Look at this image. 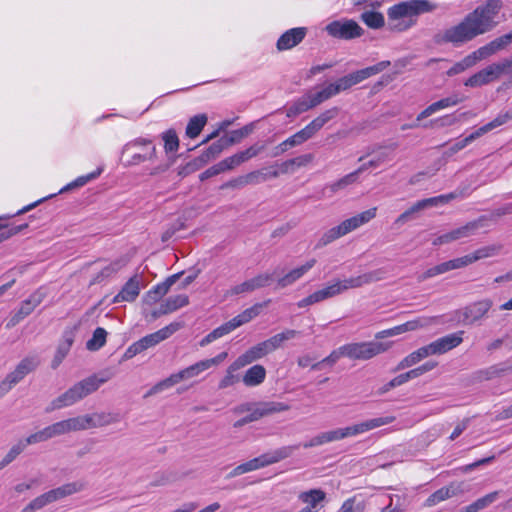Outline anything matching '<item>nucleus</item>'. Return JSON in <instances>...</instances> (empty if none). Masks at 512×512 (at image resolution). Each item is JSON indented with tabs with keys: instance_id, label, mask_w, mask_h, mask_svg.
Returning a JSON list of instances; mask_svg holds the SVG:
<instances>
[{
	"instance_id": "obj_1",
	"label": "nucleus",
	"mask_w": 512,
	"mask_h": 512,
	"mask_svg": "<svg viewBox=\"0 0 512 512\" xmlns=\"http://www.w3.org/2000/svg\"><path fill=\"white\" fill-rule=\"evenodd\" d=\"M501 8L500 0H488L468 13L458 24L437 33L434 40L437 44L450 43L460 47L493 30L498 24L497 17Z\"/></svg>"
},
{
	"instance_id": "obj_2",
	"label": "nucleus",
	"mask_w": 512,
	"mask_h": 512,
	"mask_svg": "<svg viewBox=\"0 0 512 512\" xmlns=\"http://www.w3.org/2000/svg\"><path fill=\"white\" fill-rule=\"evenodd\" d=\"M436 9V5L428 0H408L397 3L387 10L388 29L403 32L415 25V18Z\"/></svg>"
},
{
	"instance_id": "obj_3",
	"label": "nucleus",
	"mask_w": 512,
	"mask_h": 512,
	"mask_svg": "<svg viewBox=\"0 0 512 512\" xmlns=\"http://www.w3.org/2000/svg\"><path fill=\"white\" fill-rule=\"evenodd\" d=\"M228 356L227 352H221L213 358L204 359L195 364L190 365L177 373L171 374L166 379H163L152 386L144 395V398L151 397L158 393L167 390L174 385L178 384L183 380H187L193 377L198 376L200 373L210 369L213 366H217L221 364Z\"/></svg>"
},
{
	"instance_id": "obj_4",
	"label": "nucleus",
	"mask_w": 512,
	"mask_h": 512,
	"mask_svg": "<svg viewBox=\"0 0 512 512\" xmlns=\"http://www.w3.org/2000/svg\"><path fill=\"white\" fill-rule=\"evenodd\" d=\"M109 377L98 378L96 375L90 376L76 383L66 392L55 398L46 408L47 412L71 406L89 394L95 392L103 383L107 382Z\"/></svg>"
},
{
	"instance_id": "obj_5",
	"label": "nucleus",
	"mask_w": 512,
	"mask_h": 512,
	"mask_svg": "<svg viewBox=\"0 0 512 512\" xmlns=\"http://www.w3.org/2000/svg\"><path fill=\"white\" fill-rule=\"evenodd\" d=\"M498 253V248L496 246H486L482 247L471 254L455 258L443 263H440L436 266H433L427 269L425 272L418 275L417 279L419 282H423L429 278L435 277L437 275L446 273L451 270L460 269L466 267L480 259L492 257Z\"/></svg>"
},
{
	"instance_id": "obj_6",
	"label": "nucleus",
	"mask_w": 512,
	"mask_h": 512,
	"mask_svg": "<svg viewBox=\"0 0 512 512\" xmlns=\"http://www.w3.org/2000/svg\"><path fill=\"white\" fill-rule=\"evenodd\" d=\"M377 208L373 207L363 211L355 216L342 221L339 225L330 228L319 239L316 248L324 247L331 242L347 235L348 233L358 229L359 227L370 222L376 217Z\"/></svg>"
},
{
	"instance_id": "obj_7",
	"label": "nucleus",
	"mask_w": 512,
	"mask_h": 512,
	"mask_svg": "<svg viewBox=\"0 0 512 512\" xmlns=\"http://www.w3.org/2000/svg\"><path fill=\"white\" fill-rule=\"evenodd\" d=\"M40 364L37 355H29L23 358L13 371L8 373L0 383V395L9 392L16 384L33 372Z\"/></svg>"
},
{
	"instance_id": "obj_8",
	"label": "nucleus",
	"mask_w": 512,
	"mask_h": 512,
	"mask_svg": "<svg viewBox=\"0 0 512 512\" xmlns=\"http://www.w3.org/2000/svg\"><path fill=\"white\" fill-rule=\"evenodd\" d=\"M492 307L493 301L489 298H484L456 311V318L465 325H474L487 318Z\"/></svg>"
},
{
	"instance_id": "obj_9",
	"label": "nucleus",
	"mask_w": 512,
	"mask_h": 512,
	"mask_svg": "<svg viewBox=\"0 0 512 512\" xmlns=\"http://www.w3.org/2000/svg\"><path fill=\"white\" fill-rule=\"evenodd\" d=\"M299 448V445L284 446L274 451L264 453L259 457L253 458L245 463H242L244 473H248L260 468L275 464L283 459L292 455V453Z\"/></svg>"
},
{
	"instance_id": "obj_10",
	"label": "nucleus",
	"mask_w": 512,
	"mask_h": 512,
	"mask_svg": "<svg viewBox=\"0 0 512 512\" xmlns=\"http://www.w3.org/2000/svg\"><path fill=\"white\" fill-rule=\"evenodd\" d=\"M387 347L380 342H359L343 345L344 357L353 360H368L386 351Z\"/></svg>"
},
{
	"instance_id": "obj_11",
	"label": "nucleus",
	"mask_w": 512,
	"mask_h": 512,
	"mask_svg": "<svg viewBox=\"0 0 512 512\" xmlns=\"http://www.w3.org/2000/svg\"><path fill=\"white\" fill-rule=\"evenodd\" d=\"M325 31L342 40L359 38L364 34L363 28L353 19L334 20L326 25Z\"/></svg>"
},
{
	"instance_id": "obj_12",
	"label": "nucleus",
	"mask_w": 512,
	"mask_h": 512,
	"mask_svg": "<svg viewBox=\"0 0 512 512\" xmlns=\"http://www.w3.org/2000/svg\"><path fill=\"white\" fill-rule=\"evenodd\" d=\"M376 272L365 273L344 280H333L326 287L329 298L335 297L348 289L358 288L378 280Z\"/></svg>"
},
{
	"instance_id": "obj_13",
	"label": "nucleus",
	"mask_w": 512,
	"mask_h": 512,
	"mask_svg": "<svg viewBox=\"0 0 512 512\" xmlns=\"http://www.w3.org/2000/svg\"><path fill=\"white\" fill-rule=\"evenodd\" d=\"M335 92L331 85H327L322 90L316 93H310L299 99L293 106L288 110V116L297 115L303 113L317 105L321 104L325 100L335 96Z\"/></svg>"
},
{
	"instance_id": "obj_14",
	"label": "nucleus",
	"mask_w": 512,
	"mask_h": 512,
	"mask_svg": "<svg viewBox=\"0 0 512 512\" xmlns=\"http://www.w3.org/2000/svg\"><path fill=\"white\" fill-rule=\"evenodd\" d=\"M512 120V113L511 112H505L502 114H499L496 118H494L489 123L479 127L477 130L466 136L465 138L459 140L454 144V150L459 151L465 148L467 145L472 143L477 138L483 136L484 134L492 131L493 129L506 124L508 121Z\"/></svg>"
},
{
	"instance_id": "obj_15",
	"label": "nucleus",
	"mask_w": 512,
	"mask_h": 512,
	"mask_svg": "<svg viewBox=\"0 0 512 512\" xmlns=\"http://www.w3.org/2000/svg\"><path fill=\"white\" fill-rule=\"evenodd\" d=\"M276 271L273 273L264 272L257 274L253 278L247 279L244 282L234 285L228 291V294L231 296L252 293L255 290L264 288L269 286L274 280V275Z\"/></svg>"
},
{
	"instance_id": "obj_16",
	"label": "nucleus",
	"mask_w": 512,
	"mask_h": 512,
	"mask_svg": "<svg viewBox=\"0 0 512 512\" xmlns=\"http://www.w3.org/2000/svg\"><path fill=\"white\" fill-rule=\"evenodd\" d=\"M308 29L306 27H295L285 31L277 40L276 48L278 51H286L296 47L306 37Z\"/></svg>"
},
{
	"instance_id": "obj_17",
	"label": "nucleus",
	"mask_w": 512,
	"mask_h": 512,
	"mask_svg": "<svg viewBox=\"0 0 512 512\" xmlns=\"http://www.w3.org/2000/svg\"><path fill=\"white\" fill-rule=\"evenodd\" d=\"M395 421L394 416H383L365 420L363 422L347 426V437L357 436Z\"/></svg>"
},
{
	"instance_id": "obj_18",
	"label": "nucleus",
	"mask_w": 512,
	"mask_h": 512,
	"mask_svg": "<svg viewBox=\"0 0 512 512\" xmlns=\"http://www.w3.org/2000/svg\"><path fill=\"white\" fill-rule=\"evenodd\" d=\"M464 331L448 334L428 344L432 355L444 354L459 346L463 341Z\"/></svg>"
},
{
	"instance_id": "obj_19",
	"label": "nucleus",
	"mask_w": 512,
	"mask_h": 512,
	"mask_svg": "<svg viewBox=\"0 0 512 512\" xmlns=\"http://www.w3.org/2000/svg\"><path fill=\"white\" fill-rule=\"evenodd\" d=\"M42 302V296L39 293L32 294L28 299L24 300L19 309L9 320L7 327H13L17 325L24 318L29 316L34 309Z\"/></svg>"
},
{
	"instance_id": "obj_20",
	"label": "nucleus",
	"mask_w": 512,
	"mask_h": 512,
	"mask_svg": "<svg viewBox=\"0 0 512 512\" xmlns=\"http://www.w3.org/2000/svg\"><path fill=\"white\" fill-rule=\"evenodd\" d=\"M263 149L264 146L255 144L243 151H239L234 155L223 159L222 161L226 170H232L242 163L256 157Z\"/></svg>"
},
{
	"instance_id": "obj_21",
	"label": "nucleus",
	"mask_w": 512,
	"mask_h": 512,
	"mask_svg": "<svg viewBox=\"0 0 512 512\" xmlns=\"http://www.w3.org/2000/svg\"><path fill=\"white\" fill-rule=\"evenodd\" d=\"M338 113L339 109L337 107L326 110L301 129L302 134L307 140L312 138L327 122L335 118Z\"/></svg>"
},
{
	"instance_id": "obj_22",
	"label": "nucleus",
	"mask_w": 512,
	"mask_h": 512,
	"mask_svg": "<svg viewBox=\"0 0 512 512\" xmlns=\"http://www.w3.org/2000/svg\"><path fill=\"white\" fill-rule=\"evenodd\" d=\"M338 113L339 109L337 107L326 110L301 129L302 134L307 140L312 138L327 122L335 118Z\"/></svg>"
},
{
	"instance_id": "obj_23",
	"label": "nucleus",
	"mask_w": 512,
	"mask_h": 512,
	"mask_svg": "<svg viewBox=\"0 0 512 512\" xmlns=\"http://www.w3.org/2000/svg\"><path fill=\"white\" fill-rule=\"evenodd\" d=\"M315 264L316 259L312 258L303 265L292 269L291 271L277 279V287L286 288L288 286H291L296 281L301 279L309 270H311L315 266Z\"/></svg>"
},
{
	"instance_id": "obj_24",
	"label": "nucleus",
	"mask_w": 512,
	"mask_h": 512,
	"mask_svg": "<svg viewBox=\"0 0 512 512\" xmlns=\"http://www.w3.org/2000/svg\"><path fill=\"white\" fill-rule=\"evenodd\" d=\"M181 273H176L170 277H168L165 281L155 285L151 288L147 294L145 295V302L149 305L155 304L158 302L164 295H166L170 289V287L176 283V281L180 278Z\"/></svg>"
},
{
	"instance_id": "obj_25",
	"label": "nucleus",
	"mask_w": 512,
	"mask_h": 512,
	"mask_svg": "<svg viewBox=\"0 0 512 512\" xmlns=\"http://www.w3.org/2000/svg\"><path fill=\"white\" fill-rule=\"evenodd\" d=\"M139 293L140 277L135 275L125 283L120 292L114 297L113 302H132L138 297Z\"/></svg>"
},
{
	"instance_id": "obj_26",
	"label": "nucleus",
	"mask_w": 512,
	"mask_h": 512,
	"mask_svg": "<svg viewBox=\"0 0 512 512\" xmlns=\"http://www.w3.org/2000/svg\"><path fill=\"white\" fill-rule=\"evenodd\" d=\"M180 324L179 323H171L168 326H165L164 328L148 334L140 339L145 349L151 348L156 346L161 341L169 338L173 333H175L177 330H179Z\"/></svg>"
},
{
	"instance_id": "obj_27",
	"label": "nucleus",
	"mask_w": 512,
	"mask_h": 512,
	"mask_svg": "<svg viewBox=\"0 0 512 512\" xmlns=\"http://www.w3.org/2000/svg\"><path fill=\"white\" fill-rule=\"evenodd\" d=\"M461 101L462 98H460L457 94L451 95L446 98H442L430 104L427 108L420 112L416 118V121L419 122L442 109L456 106Z\"/></svg>"
},
{
	"instance_id": "obj_28",
	"label": "nucleus",
	"mask_w": 512,
	"mask_h": 512,
	"mask_svg": "<svg viewBox=\"0 0 512 512\" xmlns=\"http://www.w3.org/2000/svg\"><path fill=\"white\" fill-rule=\"evenodd\" d=\"M79 419L82 430L107 426L113 422L111 415L105 413L80 415Z\"/></svg>"
},
{
	"instance_id": "obj_29",
	"label": "nucleus",
	"mask_w": 512,
	"mask_h": 512,
	"mask_svg": "<svg viewBox=\"0 0 512 512\" xmlns=\"http://www.w3.org/2000/svg\"><path fill=\"white\" fill-rule=\"evenodd\" d=\"M123 157H128L126 159V165L128 166L140 165L146 161L153 162L157 158L156 146L152 145L147 150H132V152L123 155Z\"/></svg>"
},
{
	"instance_id": "obj_30",
	"label": "nucleus",
	"mask_w": 512,
	"mask_h": 512,
	"mask_svg": "<svg viewBox=\"0 0 512 512\" xmlns=\"http://www.w3.org/2000/svg\"><path fill=\"white\" fill-rule=\"evenodd\" d=\"M270 302V300L265 301L264 303H257L253 305L250 308L245 309L243 312L229 320V324L232 328V330H235L236 328L250 322L252 319L257 317L260 313V309L267 305Z\"/></svg>"
},
{
	"instance_id": "obj_31",
	"label": "nucleus",
	"mask_w": 512,
	"mask_h": 512,
	"mask_svg": "<svg viewBox=\"0 0 512 512\" xmlns=\"http://www.w3.org/2000/svg\"><path fill=\"white\" fill-rule=\"evenodd\" d=\"M266 378V369L264 366L256 364L250 367L244 374L242 381L247 387L259 386Z\"/></svg>"
},
{
	"instance_id": "obj_32",
	"label": "nucleus",
	"mask_w": 512,
	"mask_h": 512,
	"mask_svg": "<svg viewBox=\"0 0 512 512\" xmlns=\"http://www.w3.org/2000/svg\"><path fill=\"white\" fill-rule=\"evenodd\" d=\"M485 220L486 217L482 216L477 220L470 221L461 227L451 230L454 236V240L457 241L474 235L479 228L484 226L483 222Z\"/></svg>"
},
{
	"instance_id": "obj_33",
	"label": "nucleus",
	"mask_w": 512,
	"mask_h": 512,
	"mask_svg": "<svg viewBox=\"0 0 512 512\" xmlns=\"http://www.w3.org/2000/svg\"><path fill=\"white\" fill-rule=\"evenodd\" d=\"M189 303L188 296L185 294L170 296L165 300L164 303L161 304L158 313H155L154 316L168 314L177 309L186 306Z\"/></svg>"
},
{
	"instance_id": "obj_34",
	"label": "nucleus",
	"mask_w": 512,
	"mask_h": 512,
	"mask_svg": "<svg viewBox=\"0 0 512 512\" xmlns=\"http://www.w3.org/2000/svg\"><path fill=\"white\" fill-rule=\"evenodd\" d=\"M280 173L281 172L275 169L274 166L254 170L247 173L249 179L248 182L250 183V185H258L269 179L277 178L280 175Z\"/></svg>"
},
{
	"instance_id": "obj_35",
	"label": "nucleus",
	"mask_w": 512,
	"mask_h": 512,
	"mask_svg": "<svg viewBox=\"0 0 512 512\" xmlns=\"http://www.w3.org/2000/svg\"><path fill=\"white\" fill-rule=\"evenodd\" d=\"M390 65L389 61H382L377 63L376 65L366 67L364 69L358 70L356 72L351 73L354 84H358L362 82L363 80L378 74L379 72L383 71L385 68H387Z\"/></svg>"
},
{
	"instance_id": "obj_36",
	"label": "nucleus",
	"mask_w": 512,
	"mask_h": 512,
	"mask_svg": "<svg viewBox=\"0 0 512 512\" xmlns=\"http://www.w3.org/2000/svg\"><path fill=\"white\" fill-rule=\"evenodd\" d=\"M326 494L320 489H312L299 494V500L310 507L311 511L317 512V505L324 501Z\"/></svg>"
},
{
	"instance_id": "obj_37",
	"label": "nucleus",
	"mask_w": 512,
	"mask_h": 512,
	"mask_svg": "<svg viewBox=\"0 0 512 512\" xmlns=\"http://www.w3.org/2000/svg\"><path fill=\"white\" fill-rule=\"evenodd\" d=\"M57 437L54 423L43 428L42 430L35 432L28 437L22 439L26 446L45 442L51 438Z\"/></svg>"
},
{
	"instance_id": "obj_38",
	"label": "nucleus",
	"mask_w": 512,
	"mask_h": 512,
	"mask_svg": "<svg viewBox=\"0 0 512 512\" xmlns=\"http://www.w3.org/2000/svg\"><path fill=\"white\" fill-rule=\"evenodd\" d=\"M361 173H363V168H358L355 171L343 176L339 180L327 185L326 188L329 189L332 193H336L345 189L349 185L356 183Z\"/></svg>"
},
{
	"instance_id": "obj_39",
	"label": "nucleus",
	"mask_w": 512,
	"mask_h": 512,
	"mask_svg": "<svg viewBox=\"0 0 512 512\" xmlns=\"http://www.w3.org/2000/svg\"><path fill=\"white\" fill-rule=\"evenodd\" d=\"M314 159V155L311 153L300 155L298 157L289 159L280 165L281 173H288L294 171V168H299L308 165Z\"/></svg>"
},
{
	"instance_id": "obj_40",
	"label": "nucleus",
	"mask_w": 512,
	"mask_h": 512,
	"mask_svg": "<svg viewBox=\"0 0 512 512\" xmlns=\"http://www.w3.org/2000/svg\"><path fill=\"white\" fill-rule=\"evenodd\" d=\"M257 409L262 418L275 413L288 411L290 409V406L283 402L267 401L259 403L257 405Z\"/></svg>"
},
{
	"instance_id": "obj_41",
	"label": "nucleus",
	"mask_w": 512,
	"mask_h": 512,
	"mask_svg": "<svg viewBox=\"0 0 512 512\" xmlns=\"http://www.w3.org/2000/svg\"><path fill=\"white\" fill-rule=\"evenodd\" d=\"M206 123H207L206 114H198V115L193 116L187 124L186 131H185L186 136L191 139L196 138L201 133V131L204 128V126L206 125Z\"/></svg>"
},
{
	"instance_id": "obj_42",
	"label": "nucleus",
	"mask_w": 512,
	"mask_h": 512,
	"mask_svg": "<svg viewBox=\"0 0 512 512\" xmlns=\"http://www.w3.org/2000/svg\"><path fill=\"white\" fill-rule=\"evenodd\" d=\"M457 197V194L455 192H451L444 195H439L431 198L422 199L420 201H417L416 204L419 208V210H424L429 207L433 206H439L444 205L450 202L451 200L455 199Z\"/></svg>"
},
{
	"instance_id": "obj_43",
	"label": "nucleus",
	"mask_w": 512,
	"mask_h": 512,
	"mask_svg": "<svg viewBox=\"0 0 512 512\" xmlns=\"http://www.w3.org/2000/svg\"><path fill=\"white\" fill-rule=\"evenodd\" d=\"M57 436H61L70 432L82 431L79 416L65 419L54 423Z\"/></svg>"
},
{
	"instance_id": "obj_44",
	"label": "nucleus",
	"mask_w": 512,
	"mask_h": 512,
	"mask_svg": "<svg viewBox=\"0 0 512 512\" xmlns=\"http://www.w3.org/2000/svg\"><path fill=\"white\" fill-rule=\"evenodd\" d=\"M73 344V338L70 335H65L63 340L59 343L54 358L52 360V368H57L63 359L67 356Z\"/></svg>"
},
{
	"instance_id": "obj_45",
	"label": "nucleus",
	"mask_w": 512,
	"mask_h": 512,
	"mask_svg": "<svg viewBox=\"0 0 512 512\" xmlns=\"http://www.w3.org/2000/svg\"><path fill=\"white\" fill-rule=\"evenodd\" d=\"M360 18L371 29H380L385 25V18L381 12L365 11Z\"/></svg>"
},
{
	"instance_id": "obj_46",
	"label": "nucleus",
	"mask_w": 512,
	"mask_h": 512,
	"mask_svg": "<svg viewBox=\"0 0 512 512\" xmlns=\"http://www.w3.org/2000/svg\"><path fill=\"white\" fill-rule=\"evenodd\" d=\"M224 139H219L212 143L203 153L199 156L198 160L202 164H206L212 159H215L225 148Z\"/></svg>"
},
{
	"instance_id": "obj_47",
	"label": "nucleus",
	"mask_w": 512,
	"mask_h": 512,
	"mask_svg": "<svg viewBox=\"0 0 512 512\" xmlns=\"http://www.w3.org/2000/svg\"><path fill=\"white\" fill-rule=\"evenodd\" d=\"M164 150L167 154L175 153L179 149V138L174 129H168L161 134Z\"/></svg>"
},
{
	"instance_id": "obj_48",
	"label": "nucleus",
	"mask_w": 512,
	"mask_h": 512,
	"mask_svg": "<svg viewBox=\"0 0 512 512\" xmlns=\"http://www.w3.org/2000/svg\"><path fill=\"white\" fill-rule=\"evenodd\" d=\"M506 368L502 365H492L485 369H481L475 373V377L479 381H487L502 376L506 372Z\"/></svg>"
},
{
	"instance_id": "obj_49",
	"label": "nucleus",
	"mask_w": 512,
	"mask_h": 512,
	"mask_svg": "<svg viewBox=\"0 0 512 512\" xmlns=\"http://www.w3.org/2000/svg\"><path fill=\"white\" fill-rule=\"evenodd\" d=\"M232 328L229 324V322H226L222 325H220L219 327L215 328L214 330H212L210 333H208L201 341H200V346L204 347L210 343H212L213 341L229 334L230 332H232Z\"/></svg>"
},
{
	"instance_id": "obj_50",
	"label": "nucleus",
	"mask_w": 512,
	"mask_h": 512,
	"mask_svg": "<svg viewBox=\"0 0 512 512\" xmlns=\"http://www.w3.org/2000/svg\"><path fill=\"white\" fill-rule=\"evenodd\" d=\"M107 332L104 328L98 327L94 330L93 336L86 343V347L90 351H97L106 343Z\"/></svg>"
},
{
	"instance_id": "obj_51",
	"label": "nucleus",
	"mask_w": 512,
	"mask_h": 512,
	"mask_svg": "<svg viewBox=\"0 0 512 512\" xmlns=\"http://www.w3.org/2000/svg\"><path fill=\"white\" fill-rule=\"evenodd\" d=\"M26 447L27 446L22 439L14 444L0 461V470L13 462L26 449Z\"/></svg>"
},
{
	"instance_id": "obj_52",
	"label": "nucleus",
	"mask_w": 512,
	"mask_h": 512,
	"mask_svg": "<svg viewBox=\"0 0 512 512\" xmlns=\"http://www.w3.org/2000/svg\"><path fill=\"white\" fill-rule=\"evenodd\" d=\"M101 173H102V169L98 168L89 174L79 176L74 181H72L71 183H69L65 187H63L60 190V193L71 190L73 188L82 187V186L86 185L87 183H89L90 181L99 177Z\"/></svg>"
},
{
	"instance_id": "obj_53",
	"label": "nucleus",
	"mask_w": 512,
	"mask_h": 512,
	"mask_svg": "<svg viewBox=\"0 0 512 512\" xmlns=\"http://www.w3.org/2000/svg\"><path fill=\"white\" fill-rule=\"evenodd\" d=\"M498 493H489L464 508L463 512H477L486 508L497 499Z\"/></svg>"
},
{
	"instance_id": "obj_54",
	"label": "nucleus",
	"mask_w": 512,
	"mask_h": 512,
	"mask_svg": "<svg viewBox=\"0 0 512 512\" xmlns=\"http://www.w3.org/2000/svg\"><path fill=\"white\" fill-rule=\"evenodd\" d=\"M497 51L492 43L490 41L484 46L479 47L477 50L470 53V57L473 60L474 65H476L479 61L489 58L490 56L496 54Z\"/></svg>"
},
{
	"instance_id": "obj_55",
	"label": "nucleus",
	"mask_w": 512,
	"mask_h": 512,
	"mask_svg": "<svg viewBox=\"0 0 512 512\" xmlns=\"http://www.w3.org/2000/svg\"><path fill=\"white\" fill-rule=\"evenodd\" d=\"M154 145L152 143V140L148 138H136L130 142H128L124 147L122 151V155L128 154L132 152V150H147L149 147Z\"/></svg>"
},
{
	"instance_id": "obj_56",
	"label": "nucleus",
	"mask_w": 512,
	"mask_h": 512,
	"mask_svg": "<svg viewBox=\"0 0 512 512\" xmlns=\"http://www.w3.org/2000/svg\"><path fill=\"white\" fill-rule=\"evenodd\" d=\"M473 66H475L473 60L468 54L462 60L453 64V66L447 70L446 74L447 76L452 77L461 74L462 72L466 71L467 69Z\"/></svg>"
},
{
	"instance_id": "obj_57",
	"label": "nucleus",
	"mask_w": 512,
	"mask_h": 512,
	"mask_svg": "<svg viewBox=\"0 0 512 512\" xmlns=\"http://www.w3.org/2000/svg\"><path fill=\"white\" fill-rule=\"evenodd\" d=\"M330 442H334L331 430L322 432V433L314 436L309 441L304 442L302 444V447L305 449H308V448H312V447H316V446H321V445H324V444L330 443Z\"/></svg>"
},
{
	"instance_id": "obj_58",
	"label": "nucleus",
	"mask_w": 512,
	"mask_h": 512,
	"mask_svg": "<svg viewBox=\"0 0 512 512\" xmlns=\"http://www.w3.org/2000/svg\"><path fill=\"white\" fill-rule=\"evenodd\" d=\"M455 495V489L450 487H443L436 492H434L430 497L427 499V502L429 505H435L441 501H444L452 496Z\"/></svg>"
},
{
	"instance_id": "obj_59",
	"label": "nucleus",
	"mask_w": 512,
	"mask_h": 512,
	"mask_svg": "<svg viewBox=\"0 0 512 512\" xmlns=\"http://www.w3.org/2000/svg\"><path fill=\"white\" fill-rule=\"evenodd\" d=\"M307 141L306 137L302 134L301 130L295 133L294 135L290 136L286 140H284L282 143L279 144L278 149L280 150V153H284L289 148H292L294 146H298L302 143Z\"/></svg>"
},
{
	"instance_id": "obj_60",
	"label": "nucleus",
	"mask_w": 512,
	"mask_h": 512,
	"mask_svg": "<svg viewBox=\"0 0 512 512\" xmlns=\"http://www.w3.org/2000/svg\"><path fill=\"white\" fill-rule=\"evenodd\" d=\"M482 71L490 83L500 78L501 75L506 74L501 61L486 66Z\"/></svg>"
},
{
	"instance_id": "obj_61",
	"label": "nucleus",
	"mask_w": 512,
	"mask_h": 512,
	"mask_svg": "<svg viewBox=\"0 0 512 512\" xmlns=\"http://www.w3.org/2000/svg\"><path fill=\"white\" fill-rule=\"evenodd\" d=\"M390 159V154L387 151L378 153L374 158L368 162L362 164L359 168H363V172L369 168H377L381 164L387 162Z\"/></svg>"
},
{
	"instance_id": "obj_62",
	"label": "nucleus",
	"mask_w": 512,
	"mask_h": 512,
	"mask_svg": "<svg viewBox=\"0 0 512 512\" xmlns=\"http://www.w3.org/2000/svg\"><path fill=\"white\" fill-rule=\"evenodd\" d=\"M489 79L486 78L484 72L482 69L478 71L477 73L470 76L466 81L464 82V85L467 87H481L484 85L489 84Z\"/></svg>"
},
{
	"instance_id": "obj_63",
	"label": "nucleus",
	"mask_w": 512,
	"mask_h": 512,
	"mask_svg": "<svg viewBox=\"0 0 512 512\" xmlns=\"http://www.w3.org/2000/svg\"><path fill=\"white\" fill-rule=\"evenodd\" d=\"M50 500H49V497L47 495V493H43L41 494L40 496L36 497L35 499H33L25 508H24V512H33V511H36V510H39L41 508H43L44 506L50 504Z\"/></svg>"
},
{
	"instance_id": "obj_64",
	"label": "nucleus",
	"mask_w": 512,
	"mask_h": 512,
	"mask_svg": "<svg viewBox=\"0 0 512 512\" xmlns=\"http://www.w3.org/2000/svg\"><path fill=\"white\" fill-rule=\"evenodd\" d=\"M335 94L337 95L341 91L347 90L354 84L351 74H348L342 78H339L336 82L330 84Z\"/></svg>"
}]
</instances>
